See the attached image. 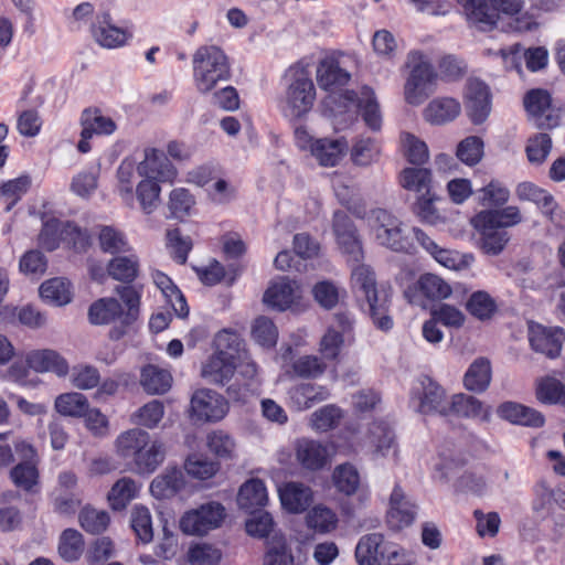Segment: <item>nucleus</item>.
Instances as JSON below:
<instances>
[{
	"instance_id": "nucleus-1",
	"label": "nucleus",
	"mask_w": 565,
	"mask_h": 565,
	"mask_svg": "<svg viewBox=\"0 0 565 565\" xmlns=\"http://www.w3.org/2000/svg\"><path fill=\"white\" fill-rule=\"evenodd\" d=\"M351 281L358 301L363 302V309L367 308L374 324L383 331L391 330L393 320L387 315L388 296L384 290H377L373 269L363 264L356 265L352 269Z\"/></svg>"
},
{
	"instance_id": "nucleus-2",
	"label": "nucleus",
	"mask_w": 565,
	"mask_h": 565,
	"mask_svg": "<svg viewBox=\"0 0 565 565\" xmlns=\"http://www.w3.org/2000/svg\"><path fill=\"white\" fill-rule=\"evenodd\" d=\"M231 67L224 52L214 45L201 46L193 55V78L202 94L211 92L218 82L228 81Z\"/></svg>"
},
{
	"instance_id": "nucleus-3",
	"label": "nucleus",
	"mask_w": 565,
	"mask_h": 565,
	"mask_svg": "<svg viewBox=\"0 0 565 565\" xmlns=\"http://www.w3.org/2000/svg\"><path fill=\"white\" fill-rule=\"evenodd\" d=\"M408 66L411 73L405 84V99L408 104L417 106L434 93L438 75L420 52L408 54Z\"/></svg>"
},
{
	"instance_id": "nucleus-4",
	"label": "nucleus",
	"mask_w": 565,
	"mask_h": 565,
	"mask_svg": "<svg viewBox=\"0 0 565 565\" xmlns=\"http://www.w3.org/2000/svg\"><path fill=\"white\" fill-rule=\"evenodd\" d=\"M469 21L480 30L489 31L497 26L500 12L505 14L519 13L521 0H458Z\"/></svg>"
},
{
	"instance_id": "nucleus-5",
	"label": "nucleus",
	"mask_w": 565,
	"mask_h": 565,
	"mask_svg": "<svg viewBox=\"0 0 565 565\" xmlns=\"http://www.w3.org/2000/svg\"><path fill=\"white\" fill-rule=\"evenodd\" d=\"M225 518V509L218 502H206L184 513L180 520V529L185 534L204 535L221 525Z\"/></svg>"
},
{
	"instance_id": "nucleus-6",
	"label": "nucleus",
	"mask_w": 565,
	"mask_h": 565,
	"mask_svg": "<svg viewBox=\"0 0 565 565\" xmlns=\"http://www.w3.org/2000/svg\"><path fill=\"white\" fill-rule=\"evenodd\" d=\"M315 98L313 82L305 74L298 75L287 89L285 116L291 119L300 118L311 109Z\"/></svg>"
},
{
	"instance_id": "nucleus-7",
	"label": "nucleus",
	"mask_w": 565,
	"mask_h": 565,
	"mask_svg": "<svg viewBox=\"0 0 565 565\" xmlns=\"http://www.w3.org/2000/svg\"><path fill=\"white\" fill-rule=\"evenodd\" d=\"M332 228L342 252L354 263L363 259L362 243L350 216L341 210L333 213Z\"/></svg>"
},
{
	"instance_id": "nucleus-8",
	"label": "nucleus",
	"mask_w": 565,
	"mask_h": 565,
	"mask_svg": "<svg viewBox=\"0 0 565 565\" xmlns=\"http://www.w3.org/2000/svg\"><path fill=\"white\" fill-rule=\"evenodd\" d=\"M193 416L204 422H217L228 412L227 399L210 388L198 390L191 398Z\"/></svg>"
},
{
	"instance_id": "nucleus-9",
	"label": "nucleus",
	"mask_w": 565,
	"mask_h": 565,
	"mask_svg": "<svg viewBox=\"0 0 565 565\" xmlns=\"http://www.w3.org/2000/svg\"><path fill=\"white\" fill-rule=\"evenodd\" d=\"M82 126L81 139L77 143V149L82 153H87L90 150L89 139L94 135H111L116 130V124L110 117H106L98 108H85L79 118Z\"/></svg>"
},
{
	"instance_id": "nucleus-10",
	"label": "nucleus",
	"mask_w": 565,
	"mask_h": 565,
	"mask_svg": "<svg viewBox=\"0 0 565 565\" xmlns=\"http://www.w3.org/2000/svg\"><path fill=\"white\" fill-rule=\"evenodd\" d=\"M564 340L565 332L562 328H546L539 323H531L529 326L531 348L550 359L559 355Z\"/></svg>"
},
{
	"instance_id": "nucleus-11",
	"label": "nucleus",
	"mask_w": 565,
	"mask_h": 565,
	"mask_svg": "<svg viewBox=\"0 0 565 565\" xmlns=\"http://www.w3.org/2000/svg\"><path fill=\"white\" fill-rule=\"evenodd\" d=\"M369 439L372 446V458H396L398 454V443L391 424L385 419L374 420L369 429Z\"/></svg>"
},
{
	"instance_id": "nucleus-12",
	"label": "nucleus",
	"mask_w": 565,
	"mask_h": 565,
	"mask_svg": "<svg viewBox=\"0 0 565 565\" xmlns=\"http://www.w3.org/2000/svg\"><path fill=\"white\" fill-rule=\"evenodd\" d=\"M466 110L475 125L482 124L491 110L490 90L480 79H470L466 90Z\"/></svg>"
},
{
	"instance_id": "nucleus-13",
	"label": "nucleus",
	"mask_w": 565,
	"mask_h": 565,
	"mask_svg": "<svg viewBox=\"0 0 565 565\" xmlns=\"http://www.w3.org/2000/svg\"><path fill=\"white\" fill-rule=\"evenodd\" d=\"M417 507L405 495L403 489L396 484L390 497V509L386 522L392 530L398 531L409 526L416 516Z\"/></svg>"
},
{
	"instance_id": "nucleus-14",
	"label": "nucleus",
	"mask_w": 565,
	"mask_h": 565,
	"mask_svg": "<svg viewBox=\"0 0 565 565\" xmlns=\"http://www.w3.org/2000/svg\"><path fill=\"white\" fill-rule=\"evenodd\" d=\"M419 382L423 393L418 411L422 414H439L441 416H448L450 402L447 401L444 387L429 375H422Z\"/></svg>"
},
{
	"instance_id": "nucleus-15",
	"label": "nucleus",
	"mask_w": 565,
	"mask_h": 565,
	"mask_svg": "<svg viewBox=\"0 0 565 565\" xmlns=\"http://www.w3.org/2000/svg\"><path fill=\"white\" fill-rule=\"evenodd\" d=\"M137 171L142 177L160 182L172 181L177 175L166 153L157 149L146 150L145 160L138 164Z\"/></svg>"
},
{
	"instance_id": "nucleus-16",
	"label": "nucleus",
	"mask_w": 565,
	"mask_h": 565,
	"mask_svg": "<svg viewBox=\"0 0 565 565\" xmlns=\"http://www.w3.org/2000/svg\"><path fill=\"white\" fill-rule=\"evenodd\" d=\"M515 195L520 201H529L536 204L542 214L551 222L555 223L557 221L558 204L546 190L525 181L516 185Z\"/></svg>"
},
{
	"instance_id": "nucleus-17",
	"label": "nucleus",
	"mask_w": 565,
	"mask_h": 565,
	"mask_svg": "<svg viewBox=\"0 0 565 565\" xmlns=\"http://www.w3.org/2000/svg\"><path fill=\"white\" fill-rule=\"evenodd\" d=\"M282 508L290 513L305 512L313 501V492L309 486L289 481L278 489Z\"/></svg>"
},
{
	"instance_id": "nucleus-18",
	"label": "nucleus",
	"mask_w": 565,
	"mask_h": 565,
	"mask_svg": "<svg viewBox=\"0 0 565 565\" xmlns=\"http://www.w3.org/2000/svg\"><path fill=\"white\" fill-rule=\"evenodd\" d=\"M497 414L500 418L514 425L539 428L545 423L541 412L512 401L501 403L497 408Z\"/></svg>"
},
{
	"instance_id": "nucleus-19",
	"label": "nucleus",
	"mask_w": 565,
	"mask_h": 565,
	"mask_svg": "<svg viewBox=\"0 0 565 565\" xmlns=\"http://www.w3.org/2000/svg\"><path fill=\"white\" fill-rule=\"evenodd\" d=\"M92 34L100 46L107 49L124 45L130 36L126 30L113 24L108 12L97 15L96 22L92 25Z\"/></svg>"
},
{
	"instance_id": "nucleus-20",
	"label": "nucleus",
	"mask_w": 565,
	"mask_h": 565,
	"mask_svg": "<svg viewBox=\"0 0 565 565\" xmlns=\"http://www.w3.org/2000/svg\"><path fill=\"white\" fill-rule=\"evenodd\" d=\"M28 364L35 372H52L57 376H65L70 370L67 361L57 351L51 349L30 352Z\"/></svg>"
},
{
	"instance_id": "nucleus-21",
	"label": "nucleus",
	"mask_w": 565,
	"mask_h": 565,
	"mask_svg": "<svg viewBox=\"0 0 565 565\" xmlns=\"http://www.w3.org/2000/svg\"><path fill=\"white\" fill-rule=\"evenodd\" d=\"M235 367L234 359L212 354L202 366V377L212 384L225 386L234 377Z\"/></svg>"
},
{
	"instance_id": "nucleus-22",
	"label": "nucleus",
	"mask_w": 565,
	"mask_h": 565,
	"mask_svg": "<svg viewBox=\"0 0 565 565\" xmlns=\"http://www.w3.org/2000/svg\"><path fill=\"white\" fill-rule=\"evenodd\" d=\"M166 458V447L160 440L149 439L148 445L131 460L134 470L139 475H151L163 462Z\"/></svg>"
},
{
	"instance_id": "nucleus-23",
	"label": "nucleus",
	"mask_w": 565,
	"mask_h": 565,
	"mask_svg": "<svg viewBox=\"0 0 565 565\" xmlns=\"http://www.w3.org/2000/svg\"><path fill=\"white\" fill-rule=\"evenodd\" d=\"M329 395L327 387L311 383H301L288 391L289 399L297 411L311 408L317 403L328 399Z\"/></svg>"
},
{
	"instance_id": "nucleus-24",
	"label": "nucleus",
	"mask_w": 565,
	"mask_h": 565,
	"mask_svg": "<svg viewBox=\"0 0 565 565\" xmlns=\"http://www.w3.org/2000/svg\"><path fill=\"white\" fill-rule=\"evenodd\" d=\"M152 280L154 285L161 290L166 301L171 306L173 311L179 318H185L189 315V306L185 297L172 281V279L160 270L152 273Z\"/></svg>"
},
{
	"instance_id": "nucleus-25",
	"label": "nucleus",
	"mask_w": 565,
	"mask_h": 565,
	"mask_svg": "<svg viewBox=\"0 0 565 565\" xmlns=\"http://www.w3.org/2000/svg\"><path fill=\"white\" fill-rule=\"evenodd\" d=\"M351 75L334 58L322 60L317 67V81L326 90H334L349 83Z\"/></svg>"
},
{
	"instance_id": "nucleus-26",
	"label": "nucleus",
	"mask_w": 565,
	"mask_h": 565,
	"mask_svg": "<svg viewBox=\"0 0 565 565\" xmlns=\"http://www.w3.org/2000/svg\"><path fill=\"white\" fill-rule=\"evenodd\" d=\"M183 487L184 477L182 470L172 467L167 468L164 472L152 480L150 492L157 499H169L174 497Z\"/></svg>"
},
{
	"instance_id": "nucleus-27",
	"label": "nucleus",
	"mask_w": 565,
	"mask_h": 565,
	"mask_svg": "<svg viewBox=\"0 0 565 565\" xmlns=\"http://www.w3.org/2000/svg\"><path fill=\"white\" fill-rule=\"evenodd\" d=\"M268 502L267 490L260 479H250L242 484L237 495V503L241 509L254 513Z\"/></svg>"
},
{
	"instance_id": "nucleus-28",
	"label": "nucleus",
	"mask_w": 565,
	"mask_h": 565,
	"mask_svg": "<svg viewBox=\"0 0 565 565\" xmlns=\"http://www.w3.org/2000/svg\"><path fill=\"white\" fill-rule=\"evenodd\" d=\"M492 369L487 358L476 359L468 367L463 376V386L473 393H483L491 383Z\"/></svg>"
},
{
	"instance_id": "nucleus-29",
	"label": "nucleus",
	"mask_w": 565,
	"mask_h": 565,
	"mask_svg": "<svg viewBox=\"0 0 565 565\" xmlns=\"http://www.w3.org/2000/svg\"><path fill=\"white\" fill-rule=\"evenodd\" d=\"M327 449L320 443L300 439L296 444V458L308 470H319L327 462Z\"/></svg>"
},
{
	"instance_id": "nucleus-30",
	"label": "nucleus",
	"mask_w": 565,
	"mask_h": 565,
	"mask_svg": "<svg viewBox=\"0 0 565 565\" xmlns=\"http://www.w3.org/2000/svg\"><path fill=\"white\" fill-rule=\"evenodd\" d=\"M460 114V104L454 98H435L424 109V118L433 125L452 121Z\"/></svg>"
},
{
	"instance_id": "nucleus-31",
	"label": "nucleus",
	"mask_w": 565,
	"mask_h": 565,
	"mask_svg": "<svg viewBox=\"0 0 565 565\" xmlns=\"http://www.w3.org/2000/svg\"><path fill=\"white\" fill-rule=\"evenodd\" d=\"M294 555L287 537L275 532L266 540V552L263 558V565H292Z\"/></svg>"
},
{
	"instance_id": "nucleus-32",
	"label": "nucleus",
	"mask_w": 565,
	"mask_h": 565,
	"mask_svg": "<svg viewBox=\"0 0 565 565\" xmlns=\"http://www.w3.org/2000/svg\"><path fill=\"white\" fill-rule=\"evenodd\" d=\"M348 145L341 139H318L311 146V152L323 167L337 166L344 154Z\"/></svg>"
},
{
	"instance_id": "nucleus-33",
	"label": "nucleus",
	"mask_w": 565,
	"mask_h": 565,
	"mask_svg": "<svg viewBox=\"0 0 565 565\" xmlns=\"http://www.w3.org/2000/svg\"><path fill=\"white\" fill-rule=\"evenodd\" d=\"M122 307L113 297L100 298L94 301L88 309V320L92 324H109L117 318L122 319Z\"/></svg>"
},
{
	"instance_id": "nucleus-34",
	"label": "nucleus",
	"mask_w": 565,
	"mask_h": 565,
	"mask_svg": "<svg viewBox=\"0 0 565 565\" xmlns=\"http://www.w3.org/2000/svg\"><path fill=\"white\" fill-rule=\"evenodd\" d=\"M172 376L169 371L148 364L141 369L140 384L151 395L164 394L171 387Z\"/></svg>"
},
{
	"instance_id": "nucleus-35",
	"label": "nucleus",
	"mask_w": 565,
	"mask_h": 565,
	"mask_svg": "<svg viewBox=\"0 0 565 565\" xmlns=\"http://www.w3.org/2000/svg\"><path fill=\"white\" fill-rule=\"evenodd\" d=\"M477 222H482L489 227H500L505 230L522 222L520 209L514 205H509L499 210H486L477 214Z\"/></svg>"
},
{
	"instance_id": "nucleus-36",
	"label": "nucleus",
	"mask_w": 565,
	"mask_h": 565,
	"mask_svg": "<svg viewBox=\"0 0 565 565\" xmlns=\"http://www.w3.org/2000/svg\"><path fill=\"white\" fill-rule=\"evenodd\" d=\"M475 227L480 232L481 246L488 255L497 256L501 254L511 238L507 230L489 227L482 222H477V217H475Z\"/></svg>"
},
{
	"instance_id": "nucleus-37",
	"label": "nucleus",
	"mask_w": 565,
	"mask_h": 565,
	"mask_svg": "<svg viewBox=\"0 0 565 565\" xmlns=\"http://www.w3.org/2000/svg\"><path fill=\"white\" fill-rule=\"evenodd\" d=\"M149 433L132 428L121 433L116 439L117 454L124 459L132 460L140 449L148 445Z\"/></svg>"
},
{
	"instance_id": "nucleus-38",
	"label": "nucleus",
	"mask_w": 565,
	"mask_h": 565,
	"mask_svg": "<svg viewBox=\"0 0 565 565\" xmlns=\"http://www.w3.org/2000/svg\"><path fill=\"white\" fill-rule=\"evenodd\" d=\"M108 275L118 281L130 284L139 273V259L136 255L115 256L107 265Z\"/></svg>"
},
{
	"instance_id": "nucleus-39",
	"label": "nucleus",
	"mask_w": 565,
	"mask_h": 565,
	"mask_svg": "<svg viewBox=\"0 0 565 565\" xmlns=\"http://www.w3.org/2000/svg\"><path fill=\"white\" fill-rule=\"evenodd\" d=\"M295 300V288L288 279L273 284L264 294V302L279 311L288 309Z\"/></svg>"
},
{
	"instance_id": "nucleus-40",
	"label": "nucleus",
	"mask_w": 565,
	"mask_h": 565,
	"mask_svg": "<svg viewBox=\"0 0 565 565\" xmlns=\"http://www.w3.org/2000/svg\"><path fill=\"white\" fill-rule=\"evenodd\" d=\"M64 227L65 221L42 217V228L38 236L39 245L47 252L56 250L63 243Z\"/></svg>"
},
{
	"instance_id": "nucleus-41",
	"label": "nucleus",
	"mask_w": 565,
	"mask_h": 565,
	"mask_svg": "<svg viewBox=\"0 0 565 565\" xmlns=\"http://www.w3.org/2000/svg\"><path fill=\"white\" fill-rule=\"evenodd\" d=\"M381 533H371L360 539L355 547V557L360 565H376L384 544Z\"/></svg>"
},
{
	"instance_id": "nucleus-42",
	"label": "nucleus",
	"mask_w": 565,
	"mask_h": 565,
	"mask_svg": "<svg viewBox=\"0 0 565 565\" xmlns=\"http://www.w3.org/2000/svg\"><path fill=\"white\" fill-rule=\"evenodd\" d=\"M466 310L480 321L490 320L498 310L495 300L484 290L472 292L467 302Z\"/></svg>"
},
{
	"instance_id": "nucleus-43",
	"label": "nucleus",
	"mask_w": 565,
	"mask_h": 565,
	"mask_svg": "<svg viewBox=\"0 0 565 565\" xmlns=\"http://www.w3.org/2000/svg\"><path fill=\"white\" fill-rule=\"evenodd\" d=\"M362 98L358 107L365 125L373 131H379L382 127V115L380 105L375 98L372 88L365 86L362 88Z\"/></svg>"
},
{
	"instance_id": "nucleus-44",
	"label": "nucleus",
	"mask_w": 565,
	"mask_h": 565,
	"mask_svg": "<svg viewBox=\"0 0 565 565\" xmlns=\"http://www.w3.org/2000/svg\"><path fill=\"white\" fill-rule=\"evenodd\" d=\"M312 296L321 308L332 310L347 297V291L333 281L321 280L313 286Z\"/></svg>"
},
{
	"instance_id": "nucleus-45",
	"label": "nucleus",
	"mask_w": 565,
	"mask_h": 565,
	"mask_svg": "<svg viewBox=\"0 0 565 565\" xmlns=\"http://www.w3.org/2000/svg\"><path fill=\"white\" fill-rule=\"evenodd\" d=\"M40 296L43 301L53 306H64L72 300L70 284L58 277L42 282Z\"/></svg>"
},
{
	"instance_id": "nucleus-46",
	"label": "nucleus",
	"mask_w": 565,
	"mask_h": 565,
	"mask_svg": "<svg viewBox=\"0 0 565 565\" xmlns=\"http://www.w3.org/2000/svg\"><path fill=\"white\" fill-rule=\"evenodd\" d=\"M375 236L381 245L394 252L408 253L412 248L409 239L403 234L402 222L399 220L393 223L392 226L380 230Z\"/></svg>"
},
{
	"instance_id": "nucleus-47",
	"label": "nucleus",
	"mask_w": 565,
	"mask_h": 565,
	"mask_svg": "<svg viewBox=\"0 0 565 565\" xmlns=\"http://www.w3.org/2000/svg\"><path fill=\"white\" fill-rule=\"evenodd\" d=\"M87 397L77 392L61 394L55 399V409L64 416L82 417L88 411Z\"/></svg>"
},
{
	"instance_id": "nucleus-48",
	"label": "nucleus",
	"mask_w": 565,
	"mask_h": 565,
	"mask_svg": "<svg viewBox=\"0 0 565 565\" xmlns=\"http://www.w3.org/2000/svg\"><path fill=\"white\" fill-rule=\"evenodd\" d=\"M417 287L429 300H443L448 298L452 292L451 287L441 277L430 273L419 277Z\"/></svg>"
},
{
	"instance_id": "nucleus-49",
	"label": "nucleus",
	"mask_w": 565,
	"mask_h": 565,
	"mask_svg": "<svg viewBox=\"0 0 565 565\" xmlns=\"http://www.w3.org/2000/svg\"><path fill=\"white\" fill-rule=\"evenodd\" d=\"M430 182L431 173L426 168H405L401 173L402 186L419 194H429Z\"/></svg>"
},
{
	"instance_id": "nucleus-50",
	"label": "nucleus",
	"mask_w": 565,
	"mask_h": 565,
	"mask_svg": "<svg viewBox=\"0 0 565 565\" xmlns=\"http://www.w3.org/2000/svg\"><path fill=\"white\" fill-rule=\"evenodd\" d=\"M10 478L17 488L25 492H34L40 481L38 465L19 462L10 470Z\"/></svg>"
},
{
	"instance_id": "nucleus-51",
	"label": "nucleus",
	"mask_w": 565,
	"mask_h": 565,
	"mask_svg": "<svg viewBox=\"0 0 565 565\" xmlns=\"http://www.w3.org/2000/svg\"><path fill=\"white\" fill-rule=\"evenodd\" d=\"M84 551L83 535L74 529L62 532L58 543V554L66 562L77 561Z\"/></svg>"
},
{
	"instance_id": "nucleus-52",
	"label": "nucleus",
	"mask_w": 565,
	"mask_h": 565,
	"mask_svg": "<svg viewBox=\"0 0 565 565\" xmlns=\"http://www.w3.org/2000/svg\"><path fill=\"white\" fill-rule=\"evenodd\" d=\"M337 490L345 495L356 492L360 484V476L356 468L351 463L338 466L332 475Z\"/></svg>"
},
{
	"instance_id": "nucleus-53",
	"label": "nucleus",
	"mask_w": 565,
	"mask_h": 565,
	"mask_svg": "<svg viewBox=\"0 0 565 565\" xmlns=\"http://www.w3.org/2000/svg\"><path fill=\"white\" fill-rule=\"evenodd\" d=\"M116 292L126 305V312L122 311L121 323L124 326L134 324L139 318L141 294L134 286H118Z\"/></svg>"
},
{
	"instance_id": "nucleus-54",
	"label": "nucleus",
	"mask_w": 565,
	"mask_h": 565,
	"mask_svg": "<svg viewBox=\"0 0 565 565\" xmlns=\"http://www.w3.org/2000/svg\"><path fill=\"white\" fill-rule=\"evenodd\" d=\"M138 486L130 478L119 479L111 488L108 499L115 510H121L137 495Z\"/></svg>"
},
{
	"instance_id": "nucleus-55",
	"label": "nucleus",
	"mask_w": 565,
	"mask_h": 565,
	"mask_svg": "<svg viewBox=\"0 0 565 565\" xmlns=\"http://www.w3.org/2000/svg\"><path fill=\"white\" fill-rule=\"evenodd\" d=\"M307 524L320 533H329L337 527V514L329 508L318 504L307 514Z\"/></svg>"
},
{
	"instance_id": "nucleus-56",
	"label": "nucleus",
	"mask_w": 565,
	"mask_h": 565,
	"mask_svg": "<svg viewBox=\"0 0 565 565\" xmlns=\"http://www.w3.org/2000/svg\"><path fill=\"white\" fill-rule=\"evenodd\" d=\"M98 239L104 253L117 255L128 253L130 250L126 236L111 226H103L100 228Z\"/></svg>"
},
{
	"instance_id": "nucleus-57",
	"label": "nucleus",
	"mask_w": 565,
	"mask_h": 565,
	"mask_svg": "<svg viewBox=\"0 0 565 565\" xmlns=\"http://www.w3.org/2000/svg\"><path fill=\"white\" fill-rule=\"evenodd\" d=\"M482 409V403L478 398L463 393L455 394L449 404V415L459 417H477Z\"/></svg>"
},
{
	"instance_id": "nucleus-58",
	"label": "nucleus",
	"mask_w": 565,
	"mask_h": 565,
	"mask_svg": "<svg viewBox=\"0 0 565 565\" xmlns=\"http://www.w3.org/2000/svg\"><path fill=\"white\" fill-rule=\"evenodd\" d=\"M536 397L544 404H565V385L554 377H545L536 387Z\"/></svg>"
},
{
	"instance_id": "nucleus-59",
	"label": "nucleus",
	"mask_w": 565,
	"mask_h": 565,
	"mask_svg": "<svg viewBox=\"0 0 565 565\" xmlns=\"http://www.w3.org/2000/svg\"><path fill=\"white\" fill-rule=\"evenodd\" d=\"M252 337L260 347L270 349L277 343L278 330L269 318L262 316L254 321Z\"/></svg>"
},
{
	"instance_id": "nucleus-60",
	"label": "nucleus",
	"mask_w": 565,
	"mask_h": 565,
	"mask_svg": "<svg viewBox=\"0 0 565 565\" xmlns=\"http://www.w3.org/2000/svg\"><path fill=\"white\" fill-rule=\"evenodd\" d=\"M483 141L478 136H469L457 146V158L467 166L479 163L483 156Z\"/></svg>"
},
{
	"instance_id": "nucleus-61",
	"label": "nucleus",
	"mask_w": 565,
	"mask_h": 565,
	"mask_svg": "<svg viewBox=\"0 0 565 565\" xmlns=\"http://www.w3.org/2000/svg\"><path fill=\"white\" fill-rule=\"evenodd\" d=\"M130 523L137 537L142 543H149L153 539L151 514L146 507H135L131 512Z\"/></svg>"
},
{
	"instance_id": "nucleus-62",
	"label": "nucleus",
	"mask_w": 565,
	"mask_h": 565,
	"mask_svg": "<svg viewBox=\"0 0 565 565\" xmlns=\"http://www.w3.org/2000/svg\"><path fill=\"white\" fill-rule=\"evenodd\" d=\"M79 523L83 530L92 534L104 532L109 525V514L106 511H99L89 507L79 512Z\"/></svg>"
},
{
	"instance_id": "nucleus-63",
	"label": "nucleus",
	"mask_w": 565,
	"mask_h": 565,
	"mask_svg": "<svg viewBox=\"0 0 565 565\" xmlns=\"http://www.w3.org/2000/svg\"><path fill=\"white\" fill-rule=\"evenodd\" d=\"M137 199L145 213H152L159 204L160 185L158 181L146 178L136 190Z\"/></svg>"
},
{
	"instance_id": "nucleus-64",
	"label": "nucleus",
	"mask_w": 565,
	"mask_h": 565,
	"mask_svg": "<svg viewBox=\"0 0 565 565\" xmlns=\"http://www.w3.org/2000/svg\"><path fill=\"white\" fill-rule=\"evenodd\" d=\"M291 367L298 377L316 379L324 373L327 365L317 355H301L292 362Z\"/></svg>"
}]
</instances>
